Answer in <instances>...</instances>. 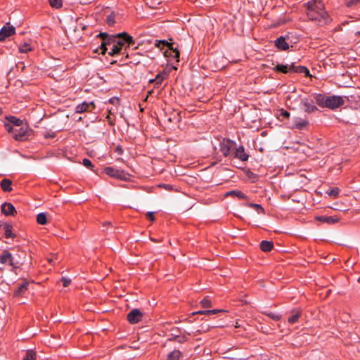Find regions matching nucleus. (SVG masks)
I'll return each instance as SVG.
<instances>
[{"instance_id": "1", "label": "nucleus", "mask_w": 360, "mask_h": 360, "mask_svg": "<svg viewBox=\"0 0 360 360\" xmlns=\"http://www.w3.org/2000/svg\"><path fill=\"white\" fill-rule=\"evenodd\" d=\"M307 15L309 20L321 26L330 20L321 0H311L307 3Z\"/></svg>"}, {"instance_id": "2", "label": "nucleus", "mask_w": 360, "mask_h": 360, "mask_svg": "<svg viewBox=\"0 0 360 360\" xmlns=\"http://www.w3.org/2000/svg\"><path fill=\"white\" fill-rule=\"evenodd\" d=\"M274 69L278 72L285 74H292L296 72L304 74L305 75H309V71L307 68L300 65L296 66L294 63L290 65L278 64Z\"/></svg>"}, {"instance_id": "3", "label": "nucleus", "mask_w": 360, "mask_h": 360, "mask_svg": "<svg viewBox=\"0 0 360 360\" xmlns=\"http://www.w3.org/2000/svg\"><path fill=\"white\" fill-rule=\"evenodd\" d=\"M98 37L102 39V44L100 46V49L101 51V54H105L108 50L107 46L113 45L117 41V35H110L105 32H101Z\"/></svg>"}, {"instance_id": "4", "label": "nucleus", "mask_w": 360, "mask_h": 360, "mask_svg": "<svg viewBox=\"0 0 360 360\" xmlns=\"http://www.w3.org/2000/svg\"><path fill=\"white\" fill-rule=\"evenodd\" d=\"M115 44L122 50L124 47L126 48L135 44V41L133 37L129 35L127 32H122L117 34V41Z\"/></svg>"}, {"instance_id": "5", "label": "nucleus", "mask_w": 360, "mask_h": 360, "mask_svg": "<svg viewBox=\"0 0 360 360\" xmlns=\"http://www.w3.org/2000/svg\"><path fill=\"white\" fill-rule=\"evenodd\" d=\"M325 107L334 109L338 108L344 103V101L341 96H331L326 98Z\"/></svg>"}, {"instance_id": "6", "label": "nucleus", "mask_w": 360, "mask_h": 360, "mask_svg": "<svg viewBox=\"0 0 360 360\" xmlns=\"http://www.w3.org/2000/svg\"><path fill=\"white\" fill-rule=\"evenodd\" d=\"M168 72L166 71H162L158 73L154 79H150L149 80L150 84H153V88H160L162 87V84L165 80H166L168 77Z\"/></svg>"}, {"instance_id": "7", "label": "nucleus", "mask_w": 360, "mask_h": 360, "mask_svg": "<svg viewBox=\"0 0 360 360\" xmlns=\"http://www.w3.org/2000/svg\"><path fill=\"white\" fill-rule=\"evenodd\" d=\"M143 317V313L138 309H133L127 314V320L130 323L134 324L140 321Z\"/></svg>"}, {"instance_id": "8", "label": "nucleus", "mask_w": 360, "mask_h": 360, "mask_svg": "<svg viewBox=\"0 0 360 360\" xmlns=\"http://www.w3.org/2000/svg\"><path fill=\"white\" fill-rule=\"evenodd\" d=\"M0 262L3 264H9L13 268L18 267V264L14 262L12 254L8 251H4L0 256Z\"/></svg>"}, {"instance_id": "9", "label": "nucleus", "mask_w": 360, "mask_h": 360, "mask_svg": "<svg viewBox=\"0 0 360 360\" xmlns=\"http://www.w3.org/2000/svg\"><path fill=\"white\" fill-rule=\"evenodd\" d=\"M104 172L107 175L116 179H124L125 178V174L123 171L115 169L113 167H106L104 169Z\"/></svg>"}, {"instance_id": "10", "label": "nucleus", "mask_w": 360, "mask_h": 360, "mask_svg": "<svg viewBox=\"0 0 360 360\" xmlns=\"http://www.w3.org/2000/svg\"><path fill=\"white\" fill-rule=\"evenodd\" d=\"M15 30L13 26H4L0 30V41H4L6 37L13 35Z\"/></svg>"}, {"instance_id": "11", "label": "nucleus", "mask_w": 360, "mask_h": 360, "mask_svg": "<svg viewBox=\"0 0 360 360\" xmlns=\"http://www.w3.org/2000/svg\"><path fill=\"white\" fill-rule=\"evenodd\" d=\"M95 108L94 103L93 102L86 103L84 102L82 104L77 105L75 108L76 113H82L86 111H91Z\"/></svg>"}, {"instance_id": "12", "label": "nucleus", "mask_w": 360, "mask_h": 360, "mask_svg": "<svg viewBox=\"0 0 360 360\" xmlns=\"http://www.w3.org/2000/svg\"><path fill=\"white\" fill-rule=\"evenodd\" d=\"M233 146V142L229 140H224L220 143V150L223 155L226 157L230 154Z\"/></svg>"}, {"instance_id": "13", "label": "nucleus", "mask_w": 360, "mask_h": 360, "mask_svg": "<svg viewBox=\"0 0 360 360\" xmlns=\"http://www.w3.org/2000/svg\"><path fill=\"white\" fill-rule=\"evenodd\" d=\"M28 134L27 127H21L19 129H15L13 137L17 141H23L26 139Z\"/></svg>"}, {"instance_id": "14", "label": "nucleus", "mask_w": 360, "mask_h": 360, "mask_svg": "<svg viewBox=\"0 0 360 360\" xmlns=\"http://www.w3.org/2000/svg\"><path fill=\"white\" fill-rule=\"evenodd\" d=\"M1 212L5 215L14 216L16 214V210L10 202H4L1 205Z\"/></svg>"}, {"instance_id": "15", "label": "nucleus", "mask_w": 360, "mask_h": 360, "mask_svg": "<svg viewBox=\"0 0 360 360\" xmlns=\"http://www.w3.org/2000/svg\"><path fill=\"white\" fill-rule=\"evenodd\" d=\"M164 54L166 57H172L176 58L177 61L179 60V51L176 48L173 47L172 44H171V46L167 47V49L164 52Z\"/></svg>"}, {"instance_id": "16", "label": "nucleus", "mask_w": 360, "mask_h": 360, "mask_svg": "<svg viewBox=\"0 0 360 360\" xmlns=\"http://www.w3.org/2000/svg\"><path fill=\"white\" fill-rule=\"evenodd\" d=\"M235 157L242 161H246L248 159V155L245 152L243 146H240L236 150Z\"/></svg>"}, {"instance_id": "17", "label": "nucleus", "mask_w": 360, "mask_h": 360, "mask_svg": "<svg viewBox=\"0 0 360 360\" xmlns=\"http://www.w3.org/2000/svg\"><path fill=\"white\" fill-rule=\"evenodd\" d=\"M291 314L292 315L289 316L288 321V323L293 324L298 321V319L301 316L302 311L300 309H293Z\"/></svg>"}, {"instance_id": "18", "label": "nucleus", "mask_w": 360, "mask_h": 360, "mask_svg": "<svg viewBox=\"0 0 360 360\" xmlns=\"http://www.w3.org/2000/svg\"><path fill=\"white\" fill-rule=\"evenodd\" d=\"M275 44L278 49L285 51L289 48L288 44L285 41V39L280 37L275 41Z\"/></svg>"}, {"instance_id": "19", "label": "nucleus", "mask_w": 360, "mask_h": 360, "mask_svg": "<svg viewBox=\"0 0 360 360\" xmlns=\"http://www.w3.org/2000/svg\"><path fill=\"white\" fill-rule=\"evenodd\" d=\"M11 184L12 181L8 179H4L0 182V186L4 192H11L13 190Z\"/></svg>"}, {"instance_id": "20", "label": "nucleus", "mask_w": 360, "mask_h": 360, "mask_svg": "<svg viewBox=\"0 0 360 360\" xmlns=\"http://www.w3.org/2000/svg\"><path fill=\"white\" fill-rule=\"evenodd\" d=\"M302 105L304 106V110L307 112H312L317 110V108L314 105L313 101H309L308 100H304L302 101Z\"/></svg>"}, {"instance_id": "21", "label": "nucleus", "mask_w": 360, "mask_h": 360, "mask_svg": "<svg viewBox=\"0 0 360 360\" xmlns=\"http://www.w3.org/2000/svg\"><path fill=\"white\" fill-rule=\"evenodd\" d=\"M0 227H2L5 231V237L6 238H13L15 237V235L12 233V226L3 223L0 224Z\"/></svg>"}, {"instance_id": "22", "label": "nucleus", "mask_w": 360, "mask_h": 360, "mask_svg": "<svg viewBox=\"0 0 360 360\" xmlns=\"http://www.w3.org/2000/svg\"><path fill=\"white\" fill-rule=\"evenodd\" d=\"M274 247V243L271 241L262 240L260 243V248L264 252H269Z\"/></svg>"}, {"instance_id": "23", "label": "nucleus", "mask_w": 360, "mask_h": 360, "mask_svg": "<svg viewBox=\"0 0 360 360\" xmlns=\"http://www.w3.org/2000/svg\"><path fill=\"white\" fill-rule=\"evenodd\" d=\"M307 124H308V122L307 120H302L300 118H297L294 121L293 127L299 129H302L304 127H305Z\"/></svg>"}, {"instance_id": "24", "label": "nucleus", "mask_w": 360, "mask_h": 360, "mask_svg": "<svg viewBox=\"0 0 360 360\" xmlns=\"http://www.w3.org/2000/svg\"><path fill=\"white\" fill-rule=\"evenodd\" d=\"M29 283L28 282L24 281L18 287V290L15 291V295L17 296L21 295L27 289Z\"/></svg>"}, {"instance_id": "25", "label": "nucleus", "mask_w": 360, "mask_h": 360, "mask_svg": "<svg viewBox=\"0 0 360 360\" xmlns=\"http://www.w3.org/2000/svg\"><path fill=\"white\" fill-rule=\"evenodd\" d=\"M317 219L328 224H335L339 221V219L333 217H319Z\"/></svg>"}, {"instance_id": "26", "label": "nucleus", "mask_w": 360, "mask_h": 360, "mask_svg": "<svg viewBox=\"0 0 360 360\" xmlns=\"http://www.w3.org/2000/svg\"><path fill=\"white\" fill-rule=\"evenodd\" d=\"M6 119L9 123L13 124L15 127H20L22 124V121L14 116L6 117Z\"/></svg>"}, {"instance_id": "27", "label": "nucleus", "mask_w": 360, "mask_h": 360, "mask_svg": "<svg viewBox=\"0 0 360 360\" xmlns=\"http://www.w3.org/2000/svg\"><path fill=\"white\" fill-rule=\"evenodd\" d=\"M181 356V353L179 350H174L168 355L167 360H179Z\"/></svg>"}, {"instance_id": "28", "label": "nucleus", "mask_w": 360, "mask_h": 360, "mask_svg": "<svg viewBox=\"0 0 360 360\" xmlns=\"http://www.w3.org/2000/svg\"><path fill=\"white\" fill-rule=\"evenodd\" d=\"M37 221L38 224H41V225L46 224L47 222L46 214L41 212V213H39V214H37Z\"/></svg>"}, {"instance_id": "29", "label": "nucleus", "mask_w": 360, "mask_h": 360, "mask_svg": "<svg viewBox=\"0 0 360 360\" xmlns=\"http://www.w3.org/2000/svg\"><path fill=\"white\" fill-rule=\"evenodd\" d=\"M155 45L156 47L162 49H163L165 46H167L168 47L169 46H171V44L170 43H168L167 41L165 40H156L155 41Z\"/></svg>"}, {"instance_id": "30", "label": "nucleus", "mask_w": 360, "mask_h": 360, "mask_svg": "<svg viewBox=\"0 0 360 360\" xmlns=\"http://www.w3.org/2000/svg\"><path fill=\"white\" fill-rule=\"evenodd\" d=\"M172 335H173V337L169 339L171 340H173V341H175V342H177L179 343H182L186 340V338L184 335L181 336L177 334H172Z\"/></svg>"}, {"instance_id": "31", "label": "nucleus", "mask_w": 360, "mask_h": 360, "mask_svg": "<svg viewBox=\"0 0 360 360\" xmlns=\"http://www.w3.org/2000/svg\"><path fill=\"white\" fill-rule=\"evenodd\" d=\"M122 51V49L120 48H119L116 44H114L112 45V47L110 50V51L108 52V54L110 56H114L115 55H117L119 53H120Z\"/></svg>"}, {"instance_id": "32", "label": "nucleus", "mask_w": 360, "mask_h": 360, "mask_svg": "<svg viewBox=\"0 0 360 360\" xmlns=\"http://www.w3.org/2000/svg\"><path fill=\"white\" fill-rule=\"evenodd\" d=\"M226 195L237 196L239 198H245V195L240 191H231L226 193Z\"/></svg>"}, {"instance_id": "33", "label": "nucleus", "mask_w": 360, "mask_h": 360, "mask_svg": "<svg viewBox=\"0 0 360 360\" xmlns=\"http://www.w3.org/2000/svg\"><path fill=\"white\" fill-rule=\"evenodd\" d=\"M115 14L114 13H111L109 15L106 17V22L108 25L112 26L115 23Z\"/></svg>"}, {"instance_id": "34", "label": "nucleus", "mask_w": 360, "mask_h": 360, "mask_svg": "<svg viewBox=\"0 0 360 360\" xmlns=\"http://www.w3.org/2000/svg\"><path fill=\"white\" fill-rule=\"evenodd\" d=\"M19 51L21 53H27L32 51V48L29 44L25 43L19 46Z\"/></svg>"}, {"instance_id": "35", "label": "nucleus", "mask_w": 360, "mask_h": 360, "mask_svg": "<svg viewBox=\"0 0 360 360\" xmlns=\"http://www.w3.org/2000/svg\"><path fill=\"white\" fill-rule=\"evenodd\" d=\"M36 357V353L32 350H28L26 352V356L22 360H34Z\"/></svg>"}, {"instance_id": "36", "label": "nucleus", "mask_w": 360, "mask_h": 360, "mask_svg": "<svg viewBox=\"0 0 360 360\" xmlns=\"http://www.w3.org/2000/svg\"><path fill=\"white\" fill-rule=\"evenodd\" d=\"M340 193V189L337 187L331 188L326 191V193L328 194L330 196H333L334 198H336Z\"/></svg>"}, {"instance_id": "37", "label": "nucleus", "mask_w": 360, "mask_h": 360, "mask_svg": "<svg viewBox=\"0 0 360 360\" xmlns=\"http://www.w3.org/2000/svg\"><path fill=\"white\" fill-rule=\"evenodd\" d=\"M50 5L55 8H59L62 6L61 0H49Z\"/></svg>"}, {"instance_id": "38", "label": "nucleus", "mask_w": 360, "mask_h": 360, "mask_svg": "<svg viewBox=\"0 0 360 360\" xmlns=\"http://www.w3.org/2000/svg\"><path fill=\"white\" fill-rule=\"evenodd\" d=\"M202 307L204 308H208L212 307V302L210 300H209L207 297L203 298L200 302Z\"/></svg>"}, {"instance_id": "39", "label": "nucleus", "mask_w": 360, "mask_h": 360, "mask_svg": "<svg viewBox=\"0 0 360 360\" xmlns=\"http://www.w3.org/2000/svg\"><path fill=\"white\" fill-rule=\"evenodd\" d=\"M325 100L326 98L321 94L318 95L316 97V103L320 106L325 107Z\"/></svg>"}, {"instance_id": "40", "label": "nucleus", "mask_w": 360, "mask_h": 360, "mask_svg": "<svg viewBox=\"0 0 360 360\" xmlns=\"http://www.w3.org/2000/svg\"><path fill=\"white\" fill-rule=\"evenodd\" d=\"M264 314H266V316H268L271 319H274V321H279L281 319V315L276 314H274V313H271V312H269V313L264 312Z\"/></svg>"}, {"instance_id": "41", "label": "nucleus", "mask_w": 360, "mask_h": 360, "mask_svg": "<svg viewBox=\"0 0 360 360\" xmlns=\"http://www.w3.org/2000/svg\"><path fill=\"white\" fill-rule=\"evenodd\" d=\"M360 2V0H345V4L347 7H352Z\"/></svg>"}, {"instance_id": "42", "label": "nucleus", "mask_w": 360, "mask_h": 360, "mask_svg": "<svg viewBox=\"0 0 360 360\" xmlns=\"http://www.w3.org/2000/svg\"><path fill=\"white\" fill-rule=\"evenodd\" d=\"M249 206L255 208L258 212H264V209L259 204L250 203Z\"/></svg>"}, {"instance_id": "43", "label": "nucleus", "mask_w": 360, "mask_h": 360, "mask_svg": "<svg viewBox=\"0 0 360 360\" xmlns=\"http://www.w3.org/2000/svg\"><path fill=\"white\" fill-rule=\"evenodd\" d=\"M109 103L114 105H118L120 104V98L117 97H112L109 100Z\"/></svg>"}, {"instance_id": "44", "label": "nucleus", "mask_w": 360, "mask_h": 360, "mask_svg": "<svg viewBox=\"0 0 360 360\" xmlns=\"http://www.w3.org/2000/svg\"><path fill=\"white\" fill-rule=\"evenodd\" d=\"M82 163L87 168L93 167V165H92L91 162L89 159L84 158L83 160Z\"/></svg>"}, {"instance_id": "45", "label": "nucleus", "mask_w": 360, "mask_h": 360, "mask_svg": "<svg viewBox=\"0 0 360 360\" xmlns=\"http://www.w3.org/2000/svg\"><path fill=\"white\" fill-rule=\"evenodd\" d=\"M61 281L63 282V285L64 287H68L70 285L71 280L68 278L63 277L61 278Z\"/></svg>"}, {"instance_id": "46", "label": "nucleus", "mask_w": 360, "mask_h": 360, "mask_svg": "<svg viewBox=\"0 0 360 360\" xmlns=\"http://www.w3.org/2000/svg\"><path fill=\"white\" fill-rule=\"evenodd\" d=\"M279 117L288 118L290 117V113L288 111L282 109L280 110Z\"/></svg>"}, {"instance_id": "47", "label": "nucleus", "mask_w": 360, "mask_h": 360, "mask_svg": "<svg viewBox=\"0 0 360 360\" xmlns=\"http://www.w3.org/2000/svg\"><path fill=\"white\" fill-rule=\"evenodd\" d=\"M5 128L6 129V130L8 131V132H12L14 134L15 132V129L11 124L10 123H6L5 124Z\"/></svg>"}, {"instance_id": "48", "label": "nucleus", "mask_w": 360, "mask_h": 360, "mask_svg": "<svg viewBox=\"0 0 360 360\" xmlns=\"http://www.w3.org/2000/svg\"><path fill=\"white\" fill-rule=\"evenodd\" d=\"M219 311H222V310H219V309L205 310L206 315L215 314Z\"/></svg>"}, {"instance_id": "49", "label": "nucleus", "mask_w": 360, "mask_h": 360, "mask_svg": "<svg viewBox=\"0 0 360 360\" xmlns=\"http://www.w3.org/2000/svg\"><path fill=\"white\" fill-rule=\"evenodd\" d=\"M146 217H147L148 219H149L152 221H153L155 220V217L153 216V212H147Z\"/></svg>"}, {"instance_id": "50", "label": "nucleus", "mask_w": 360, "mask_h": 360, "mask_svg": "<svg viewBox=\"0 0 360 360\" xmlns=\"http://www.w3.org/2000/svg\"><path fill=\"white\" fill-rule=\"evenodd\" d=\"M94 0H80V3L82 4H89L91 3Z\"/></svg>"}, {"instance_id": "51", "label": "nucleus", "mask_w": 360, "mask_h": 360, "mask_svg": "<svg viewBox=\"0 0 360 360\" xmlns=\"http://www.w3.org/2000/svg\"><path fill=\"white\" fill-rule=\"evenodd\" d=\"M193 315H195V314H205L206 315V313H205V311H195L192 314Z\"/></svg>"}, {"instance_id": "52", "label": "nucleus", "mask_w": 360, "mask_h": 360, "mask_svg": "<svg viewBox=\"0 0 360 360\" xmlns=\"http://www.w3.org/2000/svg\"><path fill=\"white\" fill-rule=\"evenodd\" d=\"M17 66L18 68H20L22 70H23L25 68V66L23 63L18 64Z\"/></svg>"}, {"instance_id": "53", "label": "nucleus", "mask_w": 360, "mask_h": 360, "mask_svg": "<svg viewBox=\"0 0 360 360\" xmlns=\"http://www.w3.org/2000/svg\"><path fill=\"white\" fill-rule=\"evenodd\" d=\"M174 119H176L178 122L180 121V117H179V115L178 114L177 115H174Z\"/></svg>"}, {"instance_id": "54", "label": "nucleus", "mask_w": 360, "mask_h": 360, "mask_svg": "<svg viewBox=\"0 0 360 360\" xmlns=\"http://www.w3.org/2000/svg\"><path fill=\"white\" fill-rule=\"evenodd\" d=\"M335 210H340V208L337 207V203H335V207H332Z\"/></svg>"}, {"instance_id": "55", "label": "nucleus", "mask_w": 360, "mask_h": 360, "mask_svg": "<svg viewBox=\"0 0 360 360\" xmlns=\"http://www.w3.org/2000/svg\"><path fill=\"white\" fill-rule=\"evenodd\" d=\"M335 210H340V208L337 207V203H335V207H332Z\"/></svg>"}, {"instance_id": "56", "label": "nucleus", "mask_w": 360, "mask_h": 360, "mask_svg": "<svg viewBox=\"0 0 360 360\" xmlns=\"http://www.w3.org/2000/svg\"><path fill=\"white\" fill-rule=\"evenodd\" d=\"M335 210H340V208L337 207V203H335V207H332Z\"/></svg>"}, {"instance_id": "57", "label": "nucleus", "mask_w": 360, "mask_h": 360, "mask_svg": "<svg viewBox=\"0 0 360 360\" xmlns=\"http://www.w3.org/2000/svg\"><path fill=\"white\" fill-rule=\"evenodd\" d=\"M108 110H109V112H110V114H112V113H113V112H113V111H114V110H113L112 108L109 109Z\"/></svg>"}, {"instance_id": "58", "label": "nucleus", "mask_w": 360, "mask_h": 360, "mask_svg": "<svg viewBox=\"0 0 360 360\" xmlns=\"http://www.w3.org/2000/svg\"><path fill=\"white\" fill-rule=\"evenodd\" d=\"M109 224H110V222H105V223H104V224H103V225H104V226H105V225H106V226H108Z\"/></svg>"}, {"instance_id": "59", "label": "nucleus", "mask_w": 360, "mask_h": 360, "mask_svg": "<svg viewBox=\"0 0 360 360\" xmlns=\"http://www.w3.org/2000/svg\"><path fill=\"white\" fill-rule=\"evenodd\" d=\"M139 106H140L141 110L143 111V108L142 107V105L139 104Z\"/></svg>"}, {"instance_id": "60", "label": "nucleus", "mask_w": 360, "mask_h": 360, "mask_svg": "<svg viewBox=\"0 0 360 360\" xmlns=\"http://www.w3.org/2000/svg\"><path fill=\"white\" fill-rule=\"evenodd\" d=\"M148 98V95H147V96L144 98L143 101H147Z\"/></svg>"}, {"instance_id": "61", "label": "nucleus", "mask_w": 360, "mask_h": 360, "mask_svg": "<svg viewBox=\"0 0 360 360\" xmlns=\"http://www.w3.org/2000/svg\"><path fill=\"white\" fill-rule=\"evenodd\" d=\"M168 121L172 122V117H169V118L168 119Z\"/></svg>"}, {"instance_id": "62", "label": "nucleus", "mask_w": 360, "mask_h": 360, "mask_svg": "<svg viewBox=\"0 0 360 360\" xmlns=\"http://www.w3.org/2000/svg\"><path fill=\"white\" fill-rule=\"evenodd\" d=\"M153 92H154V91H148V94H152V93H153Z\"/></svg>"}, {"instance_id": "63", "label": "nucleus", "mask_w": 360, "mask_h": 360, "mask_svg": "<svg viewBox=\"0 0 360 360\" xmlns=\"http://www.w3.org/2000/svg\"><path fill=\"white\" fill-rule=\"evenodd\" d=\"M2 113V109L0 108V115Z\"/></svg>"}, {"instance_id": "64", "label": "nucleus", "mask_w": 360, "mask_h": 360, "mask_svg": "<svg viewBox=\"0 0 360 360\" xmlns=\"http://www.w3.org/2000/svg\"><path fill=\"white\" fill-rule=\"evenodd\" d=\"M153 241H156L155 238H151Z\"/></svg>"}]
</instances>
